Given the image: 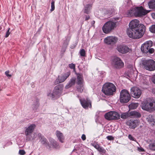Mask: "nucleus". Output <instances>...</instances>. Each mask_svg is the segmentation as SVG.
<instances>
[{
  "instance_id": "nucleus-54",
  "label": "nucleus",
  "mask_w": 155,
  "mask_h": 155,
  "mask_svg": "<svg viewBox=\"0 0 155 155\" xmlns=\"http://www.w3.org/2000/svg\"><path fill=\"white\" fill-rule=\"evenodd\" d=\"M151 15L153 18L155 19V13H152Z\"/></svg>"
},
{
  "instance_id": "nucleus-29",
  "label": "nucleus",
  "mask_w": 155,
  "mask_h": 155,
  "mask_svg": "<svg viewBox=\"0 0 155 155\" xmlns=\"http://www.w3.org/2000/svg\"><path fill=\"white\" fill-rule=\"evenodd\" d=\"M102 91L104 94V95L103 94H102V96L103 97H105L107 95V83H105L103 86Z\"/></svg>"
},
{
  "instance_id": "nucleus-43",
  "label": "nucleus",
  "mask_w": 155,
  "mask_h": 155,
  "mask_svg": "<svg viewBox=\"0 0 155 155\" xmlns=\"http://www.w3.org/2000/svg\"><path fill=\"white\" fill-rule=\"evenodd\" d=\"M114 11V8H112L111 10L109 9L107 14H109L110 15L113 14Z\"/></svg>"
},
{
  "instance_id": "nucleus-41",
  "label": "nucleus",
  "mask_w": 155,
  "mask_h": 155,
  "mask_svg": "<svg viewBox=\"0 0 155 155\" xmlns=\"http://www.w3.org/2000/svg\"><path fill=\"white\" fill-rule=\"evenodd\" d=\"M81 56L84 57L85 55V51L84 49L81 50L79 52Z\"/></svg>"
},
{
  "instance_id": "nucleus-51",
  "label": "nucleus",
  "mask_w": 155,
  "mask_h": 155,
  "mask_svg": "<svg viewBox=\"0 0 155 155\" xmlns=\"http://www.w3.org/2000/svg\"><path fill=\"white\" fill-rule=\"evenodd\" d=\"M138 150L139 151H140V152H143V151H144V149L141 147H138Z\"/></svg>"
},
{
  "instance_id": "nucleus-1",
  "label": "nucleus",
  "mask_w": 155,
  "mask_h": 155,
  "mask_svg": "<svg viewBox=\"0 0 155 155\" xmlns=\"http://www.w3.org/2000/svg\"><path fill=\"white\" fill-rule=\"evenodd\" d=\"M141 27L130 30H127V34L129 37L133 39H138L141 38L144 34L145 31V27L142 24H140Z\"/></svg>"
},
{
  "instance_id": "nucleus-24",
  "label": "nucleus",
  "mask_w": 155,
  "mask_h": 155,
  "mask_svg": "<svg viewBox=\"0 0 155 155\" xmlns=\"http://www.w3.org/2000/svg\"><path fill=\"white\" fill-rule=\"evenodd\" d=\"M147 120L151 125H154L155 122V117L149 115L147 118Z\"/></svg>"
},
{
  "instance_id": "nucleus-11",
  "label": "nucleus",
  "mask_w": 155,
  "mask_h": 155,
  "mask_svg": "<svg viewBox=\"0 0 155 155\" xmlns=\"http://www.w3.org/2000/svg\"><path fill=\"white\" fill-rule=\"evenodd\" d=\"M116 88L115 85L110 82H107V96H112L115 94Z\"/></svg>"
},
{
  "instance_id": "nucleus-32",
  "label": "nucleus",
  "mask_w": 155,
  "mask_h": 155,
  "mask_svg": "<svg viewBox=\"0 0 155 155\" xmlns=\"http://www.w3.org/2000/svg\"><path fill=\"white\" fill-rule=\"evenodd\" d=\"M138 105L137 103H132L129 105V107L130 109H136Z\"/></svg>"
},
{
  "instance_id": "nucleus-17",
  "label": "nucleus",
  "mask_w": 155,
  "mask_h": 155,
  "mask_svg": "<svg viewBox=\"0 0 155 155\" xmlns=\"http://www.w3.org/2000/svg\"><path fill=\"white\" fill-rule=\"evenodd\" d=\"M116 22L115 21H110L107 22V33L110 32L116 27Z\"/></svg>"
},
{
  "instance_id": "nucleus-22",
  "label": "nucleus",
  "mask_w": 155,
  "mask_h": 155,
  "mask_svg": "<svg viewBox=\"0 0 155 155\" xmlns=\"http://www.w3.org/2000/svg\"><path fill=\"white\" fill-rule=\"evenodd\" d=\"M76 78H72L70 79L67 84L65 86V88L68 89L72 86L74 85L75 83Z\"/></svg>"
},
{
  "instance_id": "nucleus-39",
  "label": "nucleus",
  "mask_w": 155,
  "mask_h": 155,
  "mask_svg": "<svg viewBox=\"0 0 155 155\" xmlns=\"http://www.w3.org/2000/svg\"><path fill=\"white\" fill-rule=\"evenodd\" d=\"M149 29L151 32L155 33V25H153L150 27Z\"/></svg>"
},
{
  "instance_id": "nucleus-28",
  "label": "nucleus",
  "mask_w": 155,
  "mask_h": 155,
  "mask_svg": "<svg viewBox=\"0 0 155 155\" xmlns=\"http://www.w3.org/2000/svg\"><path fill=\"white\" fill-rule=\"evenodd\" d=\"M93 146L95 148L97 149L99 152L102 153H104L106 152L104 149L102 147H100L98 144H94Z\"/></svg>"
},
{
  "instance_id": "nucleus-16",
  "label": "nucleus",
  "mask_w": 155,
  "mask_h": 155,
  "mask_svg": "<svg viewBox=\"0 0 155 155\" xmlns=\"http://www.w3.org/2000/svg\"><path fill=\"white\" fill-rule=\"evenodd\" d=\"M120 114L117 112L110 111L107 113V120H117L119 118Z\"/></svg>"
},
{
  "instance_id": "nucleus-14",
  "label": "nucleus",
  "mask_w": 155,
  "mask_h": 155,
  "mask_svg": "<svg viewBox=\"0 0 155 155\" xmlns=\"http://www.w3.org/2000/svg\"><path fill=\"white\" fill-rule=\"evenodd\" d=\"M80 101L82 107L85 109L91 108V102L88 99H80Z\"/></svg>"
},
{
  "instance_id": "nucleus-31",
  "label": "nucleus",
  "mask_w": 155,
  "mask_h": 155,
  "mask_svg": "<svg viewBox=\"0 0 155 155\" xmlns=\"http://www.w3.org/2000/svg\"><path fill=\"white\" fill-rule=\"evenodd\" d=\"M50 141L51 142V145L55 148H58L59 147V144L58 143L54 141V140L52 139H49Z\"/></svg>"
},
{
  "instance_id": "nucleus-45",
  "label": "nucleus",
  "mask_w": 155,
  "mask_h": 155,
  "mask_svg": "<svg viewBox=\"0 0 155 155\" xmlns=\"http://www.w3.org/2000/svg\"><path fill=\"white\" fill-rule=\"evenodd\" d=\"M19 153L21 155H24L25 154V152L24 150H19Z\"/></svg>"
},
{
  "instance_id": "nucleus-12",
  "label": "nucleus",
  "mask_w": 155,
  "mask_h": 155,
  "mask_svg": "<svg viewBox=\"0 0 155 155\" xmlns=\"http://www.w3.org/2000/svg\"><path fill=\"white\" fill-rule=\"evenodd\" d=\"M130 94L132 96L135 98H139L141 94V90L136 87H133L131 89Z\"/></svg>"
},
{
  "instance_id": "nucleus-47",
  "label": "nucleus",
  "mask_w": 155,
  "mask_h": 155,
  "mask_svg": "<svg viewBox=\"0 0 155 155\" xmlns=\"http://www.w3.org/2000/svg\"><path fill=\"white\" fill-rule=\"evenodd\" d=\"M10 29V28H8V31H7L6 33V35L5 36V37L6 38L8 37V36L9 34H10V32H9Z\"/></svg>"
},
{
  "instance_id": "nucleus-6",
  "label": "nucleus",
  "mask_w": 155,
  "mask_h": 155,
  "mask_svg": "<svg viewBox=\"0 0 155 155\" xmlns=\"http://www.w3.org/2000/svg\"><path fill=\"white\" fill-rule=\"evenodd\" d=\"M143 65L147 70L151 71L155 70V61L152 59L144 60Z\"/></svg>"
},
{
  "instance_id": "nucleus-37",
  "label": "nucleus",
  "mask_w": 155,
  "mask_h": 155,
  "mask_svg": "<svg viewBox=\"0 0 155 155\" xmlns=\"http://www.w3.org/2000/svg\"><path fill=\"white\" fill-rule=\"evenodd\" d=\"M149 148L151 150L155 151V143L150 144Z\"/></svg>"
},
{
  "instance_id": "nucleus-5",
  "label": "nucleus",
  "mask_w": 155,
  "mask_h": 155,
  "mask_svg": "<svg viewBox=\"0 0 155 155\" xmlns=\"http://www.w3.org/2000/svg\"><path fill=\"white\" fill-rule=\"evenodd\" d=\"M130 99V94L126 90H121L120 96V101L121 103H125L128 102Z\"/></svg>"
},
{
  "instance_id": "nucleus-10",
  "label": "nucleus",
  "mask_w": 155,
  "mask_h": 155,
  "mask_svg": "<svg viewBox=\"0 0 155 155\" xmlns=\"http://www.w3.org/2000/svg\"><path fill=\"white\" fill-rule=\"evenodd\" d=\"M70 74V72H68L62 74L60 76H59L58 78L55 80L54 82V84H57L64 82L69 76Z\"/></svg>"
},
{
  "instance_id": "nucleus-30",
  "label": "nucleus",
  "mask_w": 155,
  "mask_h": 155,
  "mask_svg": "<svg viewBox=\"0 0 155 155\" xmlns=\"http://www.w3.org/2000/svg\"><path fill=\"white\" fill-rule=\"evenodd\" d=\"M120 117L122 119H126L130 117L129 112L122 113L121 114Z\"/></svg>"
},
{
  "instance_id": "nucleus-35",
  "label": "nucleus",
  "mask_w": 155,
  "mask_h": 155,
  "mask_svg": "<svg viewBox=\"0 0 155 155\" xmlns=\"http://www.w3.org/2000/svg\"><path fill=\"white\" fill-rule=\"evenodd\" d=\"M39 105V100L38 99H36L35 102L33 105V108L34 110H36L37 109Z\"/></svg>"
},
{
  "instance_id": "nucleus-20",
  "label": "nucleus",
  "mask_w": 155,
  "mask_h": 155,
  "mask_svg": "<svg viewBox=\"0 0 155 155\" xmlns=\"http://www.w3.org/2000/svg\"><path fill=\"white\" fill-rule=\"evenodd\" d=\"M117 38L114 37L107 36V44H114L117 41Z\"/></svg>"
},
{
  "instance_id": "nucleus-44",
  "label": "nucleus",
  "mask_w": 155,
  "mask_h": 155,
  "mask_svg": "<svg viewBox=\"0 0 155 155\" xmlns=\"http://www.w3.org/2000/svg\"><path fill=\"white\" fill-rule=\"evenodd\" d=\"M69 67L71 69H74L75 68V65L73 63L69 64Z\"/></svg>"
},
{
  "instance_id": "nucleus-53",
  "label": "nucleus",
  "mask_w": 155,
  "mask_h": 155,
  "mask_svg": "<svg viewBox=\"0 0 155 155\" xmlns=\"http://www.w3.org/2000/svg\"><path fill=\"white\" fill-rule=\"evenodd\" d=\"M90 18V17L88 15H85V20L87 21Z\"/></svg>"
},
{
  "instance_id": "nucleus-57",
  "label": "nucleus",
  "mask_w": 155,
  "mask_h": 155,
  "mask_svg": "<svg viewBox=\"0 0 155 155\" xmlns=\"http://www.w3.org/2000/svg\"><path fill=\"white\" fill-rule=\"evenodd\" d=\"M102 99V100H104V99H103V98H102V99Z\"/></svg>"
},
{
  "instance_id": "nucleus-25",
  "label": "nucleus",
  "mask_w": 155,
  "mask_h": 155,
  "mask_svg": "<svg viewBox=\"0 0 155 155\" xmlns=\"http://www.w3.org/2000/svg\"><path fill=\"white\" fill-rule=\"evenodd\" d=\"M130 117H139L141 116L140 113L136 111H133L129 112Z\"/></svg>"
},
{
  "instance_id": "nucleus-27",
  "label": "nucleus",
  "mask_w": 155,
  "mask_h": 155,
  "mask_svg": "<svg viewBox=\"0 0 155 155\" xmlns=\"http://www.w3.org/2000/svg\"><path fill=\"white\" fill-rule=\"evenodd\" d=\"M127 14L128 17L135 16V8H130L128 10Z\"/></svg>"
},
{
  "instance_id": "nucleus-49",
  "label": "nucleus",
  "mask_w": 155,
  "mask_h": 155,
  "mask_svg": "<svg viewBox=\"0 0 155 155\" xmlns=\"http://www.w3.org/2000/svg\"><path fill=\"white\" fill-rule=\"evenodd\" d=\"M9 72V71H6L5 72V74L7 77H11L12 75L11 74H8Z\"/></svg>"
},
{
  "instance_id": "nucleus-7",
  "label": "nucleus",
  "mask_w": 155,
  "mask_h": 155,
  "mask_svg": "<svg viewBox=\"0 0 155 155\" xmlns=\"http://www.w3.org/2000/svg\"><path fill=\"white\" fill-rule=\"evenodd\" d=\"M35 127L36 125L35 124H32L26 127L25 132L27 136L26 140H29L31 139V135L33 132Z\"/></svg>"
},
{
  "instance_id": "nucleus-21",
  "label": "nucleus",
  "mask_w": 155,
  "mask_h": 155,
  "mask_svg": "<svg viewBox=\"0 0 155 155\" xmlns=\"http://www.w3.org/2000/svg\"><path fill=\"white\" fill-rule=\"evenodd\" d=\"M56 136L59 140L61 143H63L64 142V137L63 134L61 132L58 130L56 131Z\"/></svg>"
},
{
  "instance_id": "nucleus-50",
  "label": "nucleus",
  "mask_w": 155,
  "mask_h": 155,
  "mask_svg": "<svg viewBox=\"0 0 155 155\" xmlns=\"http://www.w3.org/2000/svg\"><path fill=\"white\" fill-rule=\"evenodd\" d=\"M152 81L154 83H155V75L153 76L151 78Z\"/></svg>"
},
{
  "instance_id": "nucleus-56",
  "label": "nucleus",
  "mask_w": 155,
  "mask_h": 155,
  "mask_svg": "<svg viewBox=\"0 0 155 155\" xmlns=\"http://www.w3.org/2000/svg\"><path fill=\"white\" fill-rule=\"evenodd\" d=\"M104 117L105 119H107V113L105 114L104 115Z\"/></svg>"
},
{
  "instance_id": "nucleus-13",
  "label": "nucleus",
  "mask_w": 155,
  "mask_h": 155,
  "mask_svg": "<svg viewBox=\"0 0 155 155\" xmlns=\"http://www.w3.org/2000/svg\"><path fill=\"white\" fill-rule=\"evenodd\" d=\"M117 50L120 53L124 54L129 52L130 49L127 45H118L116 48Z\"/></svg>"
},
{
  "instance_id": "nucleus-18",
  "label": "nucleus",
  "mask_w": 155,
  "mask_h": 155,
  "mask_svg": "<svg viewBox=\"0 0 155 155\" xmlns=\"http://www.w3.org/2000/svg\"><path fill=\"white\" fill-rule=\"evenodd\" d=\"M139 121L137 120H130L127 122V124L131 128H135L138 125Z\"/></svg>"
},
{
  "instance_id": "nucleus-52",
  "label": "nucleus",
  "mask_w": 155,
  "mask_h": 155,
  "mask_svg": "<svg viewBox=\"0 0 155 155\" xmlns=\"http://www.w3.org/2000/svg\"><path fill=\"white\" fill-rule=\"evenodd\" d=\"M81 138L83 140H85L86 139L85 135L84 134H82L81 136Z\"/></svg>"
},
{
  "instance_id": "nucleus-40",
  "label": "nucleus",
  "mask_w": 155,
  "mask_h": 155,
  "mask_svg": "<svg viewBox=\"0 0 155 155\" xmlns=\"http://www.w3.org/2000/svg\"><path fill=\"white\" fill-rule=\"evenodd\" d=\"M55 8L54 1L52 0L51 2V8L50 9L51 12H52L54 11Z\"/></svg>"
},
{
  "instance_id": "nucleus-33",
  "label": "nucleus",
  "mask_w": 155,
  "mask_h": 155,
  "mask_svg": "<svg viewBox=\"0 0 155 155\" xmlns=\"http://www.w3.org/2000/svg\"><path fill=\"white\" fill-rule=\"evenodd\" d=\"M148 6L150 8H155V0H150L148 3Z\"/></svg>"
},
{
  "instance_id": "nucleus-48",
  "label": "nucleus",
  "mask_w": 155,
  "mask_h": 155,
  "mask_svg": "<svg viewBox=\"0 0 155 155\" xmlns=\"http://www.w3.org/2000/svg\"><path fill=\"white\" fill-rule=\"evenodd\" d=\"M107 139L110 140H113L114 139V138L112 136H107Z\"/></svg>"
},
{
  "instance_id": "nucleus-8",
  "label": "nucleus",
  "mask_w": 155,
  "mask_h": 155,
  "mask_svg": "<svg viewBox=\"0 0 155 155\" xmlns=\"http://www.w3.org/2000/svg\"><path fill=\"white\" fill-rule=\"evenodd\" d=\"M150 11L146 10L142 7L135 8V16L141 17L146 15Z\"/></svg>"
},
{
  "instance_id": "nucleus-55",
  "label": "nucleus",
  "mask_w": 155,
  "mask_h": 155,
  "mask_svg": "<svg viewBox=\"0 0 155 155\" xmlns=\"http://www.w3.org/2000/svg\"><path fill=\"white\" fill-rule=\"evenodd\" d=\"M104 42L105 43H107V38H106L104 40Z\"/></svg>"
},
{
  "instance_id": "nucleus-34",
  "label": "nucleus",
  "mask_w": 155,
  "mask_h": 155,
  "mask_svg": "<svg viewBox=\"0 0 155 155\" xmlns=\"http://www.w3.org/2000/svg\"><path fill=\"white\" fill-rule=\"evenodd\" d=\"M83 84H77V91L80 92H82L83 90Z\"/></svg>"
},
{
  "instance_id": "nucleus-26",
  "label": "nucleus",
  "mask_w": 155,
  "mask_h": 155,
  "mask_svg": "<svg viewBox=\"0 0 155 155\" xmlns=\"http://www.w3.org/2000/svg\"><path fill=\"white\" fill-rule=\"evenodd\" d=\"M92 8V5L88 4L84 6L83 9L84 12L87 14L89 13L90 12V10Z\"/></svg>"
},
{
  "instance_id": "nucleus-58",
  "label": "nucleus",
  "mask_w": 155,
  "mask_h": 155,
  "mask_svg": "<svg viewBox=\"0 0 155 155\" xmlns=\"http://www.w3.org/2000/svg\"><path fill=\"white\" fill-rule=\"evenodd\" d=\"M107 132H108V131H107Z\"/></svg>"
},
{
  "instance_id": "nucleus-9",
  "label": "nucleus",
  "mask_w": 155,
  "mask_h": 155,
  "mask_svg": "<svg viewBox=\"0 0 155 155\" xmlns=\"http://www.w3.org/2000/svg\"><path fill=\"white\" fill-rule=\"evenodd\" d=\"M112 64L114 68L119 69L124 66V63L121 59L118 57H115L112 61Z\"/></svg>"
},
{
  "instance_id": "nucleus-15",
  "label": "nucleus",
  "mask_w": 155,
  "mask_h": 155,
  "mask_svg": "<svg viewBox=\"0 0 155 155\" xmlns=\"http://www.w3.org/2000/svg\"><path fill=\"white\" fill-rule=\"evenodd\" d=\"M129 28L127 29L131 30L139 28L141 27L139 25V21L138 20L135 19L132 20L129 24Z\"/></svg>"
},
{
  "instance_id": "nucleus-19",
  "label": "nucleus",
  "mask_w": 155,
  "mask_h": 155,
  "mask_svg": "<svg viewBox=\"0 0 155 155\" xmlns=\"http://www.w3.org/2000/svg\"><path fill=\"white\" fill-rule=\"evenodd\" d=\"M38 136L40 139V141L42 144L44 145L46 147L49 145V143L47 140L43 136H42L41 133H38Z\"/></svg>"
},
{
  "instance_id": "nucleus-2",
  "label": "nucleus",
  "mask_w": 155,
  "mask_h": 155,
  "mask_svg": "<svg viewBox=\"0 0 155 155\" xmlns=\"http://www.w3.org/2000/svg\"><path fill=\"white\" fill-rule=\"evenodd\" d=\"M142 108L144 110L151 112L155 110V101L154 100L143 101L142 103Z\"/></svg>"
},
{
  "instance_id": "nucleus-42",
  "label": "nucleus",
  "mask_w": 155,
  "mask_h": 155,
  "mask_svg": "<svg viewBox=\"0 0 155 155\" xmlns=\"http://www.w3.org/2000/svg\"><path fill=\"white\" fill-rule=\"evenodd\" d=\"M102 30L104 33L107 34V22L105 23L102 28Z\"/></svg>"
},
{
  "instance_id": "nucleus-38",
  "label": "nucleus",
  "mask_w": 155,
  "mask_h": 155,
  "mask_svg": "<svg viewBox=\"0 0 155 155\" xmlns=\"http://www.w3.org/2000/svg\"><path fill=\"white\" fill-rule=\"evenodd\" d=\"M124 3L125 5L129 6L132 5L131 0H124Z\"/></svg>"
},
{
  "instance_id": "nucleus-4",
  "label": "nucleus",
  "mask_w": 155,
  "mask_h": 155,
  "mask_svg": "<svg viewBox=\"0 0 155 155\" xmlns=\"http://www.w3.org/2000/svg\"><path fill=\"white\" fill-rule=\"evenodd\" d=\"M152 46V42L151 41H148L146 42L141 46V50L145 53L152 54L154 51V49L153 48H150Z\"/></svg>"
},
{
  "instance_id": "nucleus-46",
  "label": "nucleus",
  "mask_w": 155,
  "mask_h": 155,
  "mask_svg": "<svg viewBox=\"0 0 155 155\" xmlns=\"http://www.w3.org/2000/svg\"><path fill=\"white\" fill-rule=\"evenodd\" d=\"M128 137L129 139L133 141H135V140L134 138V137L131 135L129 134L128 136Z\"/></svg>"
},
{
  "instance_id": "nucleus-36",
  "label": "nucleus",
  "mask_w": 155,
  "mask_h": 155,
  "mask_svg": "<svg viewBox=\"0 0 155 155\" xmlns=\"http://www.w3.org/2000/svg\"><path fill=\"white\" fill-rule=\"evenodd\" d=\"M134 69H130V72L128 73V76L130 78L135 79V78L134 72Z\"/></svg>"
},
{
  "instance_id": "nucleus-3",
  "label": "nucleus",
  "mask_w": 155,
  "mask_h": 155,
  "mask_svg": "<svg viewBox=\"0 0 155 155\" xmlns=\"http://www.w3.org/2000/svg\"><path fill=\"white\" fill-rule=\"evenodd\" d=\"M62 84H59L56 86L54 88L52 93H49L48 96L53 99L55 97H58L62 94L63 88Z\"/></svg>"
},
{
  "instance_id": "nucleus-23",
  "label": "nucleus",
  "mask_w": 155,
  "mask_h": 155,
  "mask_svg": "<svg viewBox=\"0 0 155 155\" xmlns=\"http://www.w3.org/2000/svg\"><path fill=\"white\" fill-rule=\"evenodd\" d=\"M84 80L83 75L81 74H77V84H83Z\"/></svg>"
}]
</instances>
